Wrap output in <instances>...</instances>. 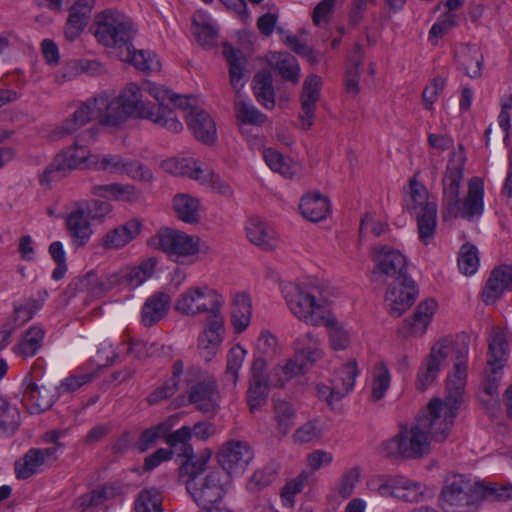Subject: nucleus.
<instances>
[{
    "label": "nucleus",
    "instance_id": "49",
    "mask_svg": "<svg viewBox=\"0 0 512 512\" xmlns=\"http://www.w3.org/2000/svg\"><path fill=\"white\" fill-rule=\"evenodd\" d=\"M173 209L181 221L196 224L200 221V201L189 194H177L173 198Z\"/></svg>",
    "mask_w": 512,
    "mask_h": 512
},
{
    "label": "nucleus",
    "instance_id": "25",
    "mask_svg": "<svg viewBox=\"0 0 512 512\" xmlns=\"http://www.w3.org/2000/svg\"><path fill=\"white\" fill-rule=\"evenodd\" d=\"M234 114L237 126L242 135L247 139L250 138L248 126H261L266 116L257 109L251 99L243 94H238L234 100Z\"/></svg>",
    "mask_w": 512,
    "mask_h": 512
},
{
    "label": "nucleus",
    "instance_id": "23",
    "mask_svg": "<svg viewBox=\"0 0 512 512\" xmlns=\"http://www.w3.org/2000/svg\"><path fill=\"white\" fill-rule=\"evenodd\" d=\"M189 112L185 115L188 129L198 141L205 144H212L217 139V128L215 121L210 114L198 107L186 104Z\"/></svg>",
    "mask_w": 512,
    "mask_h": 512
},
{
    "label": "nucleus",
    "instance_id": "12",
    "mask_svg": "<svg viewBox=\"0 0 512 512\" xmlns=\"http://www.w3.org/2000/svg\"><path fill=\"white\" fill-rule=\"evenodd\" d=\"M229 478L220 470H212L197 485L190 481L188 492L199 506L206 507L223 498L230 483Z\"/></svg>",
    "mask_w": 512,
    "mask_h": 512
},
{
    "label": "nucleus",
    "instance_id": "16",
    "mask_svg": "<svg viewBox=\"0 0 512 512\" xmlns=\"http://www.w3.org/2000/svg\"><path fill=\"white\" fill-rule=\"evenodd\" d=\"M91 98L95 119L102 126L119 128L129 119L116 96L101 92Z\"/></svg>",
    "mask_w": 512,
    "mask_h": 512
},
{
    "label": "nucleus",
    "instance_id": "28",
    "mask_svg": "<svg viewBox=\"0 0 512 512\" xmlns=\"http://www.w3.org/2000/svg\"><path fill=\"white\" fill-rule=\"evenodd\" d=\"M93 156L94 154L90 152L89 148L80 144L79 140L76 139L71 146L64 148L55 158L58 167L69 173L83 167L91 169V158Z\"/></svg>",
    "mask_w": 512,
    "mask_h": 512
},
{
    "label": "nucleus",
    "instance_id": "13",
    "mask_svg": "<svg viewBox=\"0 0 512 512\" xmlns=\"http://www.w3.org/2000/svg\"><path fill=\"white\" fill-rule=\"evenodd\" d=\"M417 295L418 288L411 278L393 280L384 295V308L391 317L399 318L412 306Z\"/></svg>",
    "mask_w": 512,
    "mask_h": 512
},
{
    "label": "nucleus",
    "instance_id": "41",
    "mask_svg": "<svg viewBox=\"0 0 512 512\" xmlns=\"http://www.w3.org/2000/svg\"><path fill=\"white\" fill-rule=\"evenodd\" d=\"M121 61L132 64L136 69L144 72H156L161 68L156 54L147 50H136L132 42L117 56Z\"/></svg>",
    "mask_w": 512,
    "mask_h": 512
},
{
    "label": "nucleus",
    "instance_id": "62",
    "mask_svg": "<svg viewBox=\"0 0 512 512\" xmlns=\"http://www.w3.org/2000/svg\"><path fill=\"white\" fill-rule=\"evenodd\" d=\"M437 207H431L427 211L414 214L417 221L418 237L424 244L432 242L437 228Z\"/></svg>",
    "mask_w": 512,
    "mask_h": 512
},
{
    "label": "nucleus",
    "instance_id": "29",
    "mask_svg": "<svg viewBox=\"0 0 512 512\" xmlns=\"http://www.w3.org/2000/svg\"><path fill=\"white\" fill-rule=\"evenodd\" d=\"M455 61L459 70L470 78L482 75L484 57L477 44H462L455 52Z\"/></svg>",
    "mask_w": 512,
    "mask_h": 512
},
{
    "label": "nucleus",
    "instance_id": "45",
    "mask_svg": "<svg viewBox=\"0 0 512 512\" xmlns=\"http://www.w3.org/2000/svg\"><path fill=\"white\" fill-rule=\"evenodd\" d=\"M223 54L229 64L231 86L235 90L236 95L241 94V90L246 83L244 74L245 58L240 50L233 48L229 44L223 46Z\"/></svg>",
    "mask_w": 512,
    "mask_h": 512
},
{
    "label": "nucleus",
    "instance_id": "40",
    "mask_svg": "<svg viewBox=\"0 0 512 512\" xmlns=\"http://www.w3.org/2000/svg\"><path fill=\"white\" fill-rule=\"evenodd\" d=\"M92 12V5L89 0H78L69 11L65 27L67 39L75 40L86 27Z\"/></svg>",
    "mask_w": 512,
    "mask_h": 512
},
{
    "label": "nucleus",
    "instance_id": "10",
    "mask_svg": "<svg viewBox=\"0 0 512 512\" xmlns=\"http://www.w3.org/2000/svg\"><path fill=\"white\" fill-rule=\"evenodd\" d=\"M477 499L475 484L466 476L455 474L446 479L440 504L445 512H471Z\"/></svg>",
    "mask_w": 512,
    "mask_h": 512
},
{
    "label": "nucleus",
    "instance_id": "3",
    "mask_svg": "<svg viewBox=\"0 0 512 512\" xmlns=\"http://www.w3.org/2000/svg\"><path fill=\"white\" fill-rule=\"evenodd\" d=\"M463 172L448 168L443 178L442 216L444 220L462 217L469 221L480 217L484 211V182L473 177L468 183V193L460 205V186Z\"/></svg>",
    "mask_w": 512,
    "mask_h": 512
},
{
    "label": "nucleus",
    "instance_id": "19",
    "mask_svg": "<svg viewBox=\"0 0 512 512\" xmlns=\"http://www.w3.org/2000/svg\"><path fill=\"white\" fill-rule=\"evenodd\" d=\"M322 80L316 74L307 76L303 82L300 94L301 110L298 116L301 127L310 129L315 120L316 106L320 99Z\"/></svg>",
    "mask_w": 512,
    "mask_h": 512
},
{
    "label": "nucleus",
    "instance_id": "47",
    "mask_svg": "<svg viewBox=\"0 0 512 512\" xmlns=\"http://www.w3.org/2000/svg\"><path fill=\"white\" fill-rule=\"evenodd\" d=\"M94 196L116 201H133L139 196V191L133 184L110 183L95 185L91 189Z\"/></svg>",
    "mask_w": 512,
    "mask_h": 512
},
{
    "label": "nucleus",
    "instance_id": "35",
    "mask_svg": "<svg viewBox=\"0 0 512 512\" xmlns=\"http://www.w3.org/2000/svg\"><path fill=\"white\" fill-rule=\"evenodd\" d=\"M360 371L357 361L350 359L333 371L330 382L334 385V395L344 398L354 389Z\"/></svg>",
    "mask_w": 512,
    "mask_h": 512
},
{
    "label": "nucleus",
    "instance_id": "33",
    "mask_svg": "<svg viewBox=\"0 0 512 512\" xmlns=\"http://www.w3.org/2000/svg\"><path fill=\"white\" fill-rule=\"evenodd\" d=\"M219 393L214 380L200 382L191 387L189 401L205 413H214L219 407Z\"/></svg>",
    "mask_w": 512,
    "mask_h": 512
},
{
    "label": "nucleus",
    "instance_id": "60",
    "mask_svg": "<svg viewBox=\"0 0 512 512\" xmlns=\"http://www.w3.org/2000/svg\"><path fill=\"white\" fill-rule=\"evenodd\" d=\"M135 512H164L162 492L155 488L142 489L134 501Z\"/></svg>",
    "mask_w": 512,
    "mask_h": 512
},
{
    "label": "nucleus",
    "instance_id": "11",
    "mask_svg": "<svg viewBox=\"0 0 512 512\" xmlns=\"http://www.w3.org/2000/svg\"><path fill=\"white\" fill-rule=\"evenodd\" d=\"M91 169L103 170L111 174H124L143 183H152L154 180V174L148 166L119 154H94L91 158Z\"/></svg>",
    "mask_w": 512,
    "mask_h": 512
},
{
    "label": "nucleus",
    "instance_id": "42",
    "mask_svg": "<svg viewBox=\"0 0 512 512\" xmlns=\"http://www.w3.org/2000/svg\"><path fill=\"white\" fill-rule=\"evenodd\" d=\"M322 326L327 328L328 344L332 351H346L352 345L351 330L338 322L335 316L330 312L326 316Z\"/></svg>",
    "mask_w": 512,
    "mask_h": 512
},
{
    "label": "nucleus",
    "instance_id": "21",
    "mask_svg": "<svg viewBox=\"0 0 512 512\" xmlns=\"http://www.w3.org/2000/svg\"><path fill=\"white\" fill-rule=\"evenodd\" d=\"M248 241L264 251H271L278 247L279 238L274 228L259 216L249 217L244 225Z\"/></svg>",
    "mask_w": 512,
    "mask_h": 512
},
{
    "label": "nucleus",
    "instance_id": "4",
    "mask_svg": "<svg viewBox=\"0 0 512 512\" xmlns=\"http://www.w3.org/2000/svg\"><path fill=\"white\" fill-rule=\"evenodd\" d=\"M464 389H457L452 382L447 384L444 400H430L427 409L417 417L421 425L431 434L432 439L442 442L447 439L454 424V419L462 402Z\"/></svg>",
    "mask_w": 512,
    "mask_h": 512
},
{
    "label": "nucleus",
    "instance_id": "6",
    "mask_svg": "<svg viewBox=\"0 0 512 512\" xmlns=\"http://www.w3.org/2000/svg\"><path fill=\"white\" fill-rule=\"evenodd\" d=\"M429 433L417 419L410 427L401 426L398 433L383 441L380 451L385 457L417 459L430 452Z\"/></svg>",
    "mask_w": 512,
    "mask_h": 512
},
{
    "label": "nucleus",
    "instance_id": "44",
    "mask_svg": "<svg viewBox=\"0 0 512 512\" xmlns=\"http://www.w3.org/2000/svg\"><path fill=\"white\" fill-rule=\"evenodd\" d=\"M263 158L267 166L287 179H293L301 172V166L290 157H286L273 148L263 150Z\"/></svg>",
    "mask_w": 512,
    "mask_h": 512
},
{
    "label": "nucleus",
    "instance_id": "64",
    "mask_svg": "<svg viewBox=\"0 0 512 512\" xmlns=\"http://www.w3.org/2000/svg\"><path fill=\"white\" fill-rule=\"evenodd\" d=\"M296 411L294 406L286 400L274 401V419L278 432L285 436L294 425Z\"/></svg>",
    "mask_w": 512,
    "mask_h": 512
},
{
    "label": "nucleus",
    "instance_id": "51",
    "mask_svg": "<svg viewBox=\"0 0 512 512\" xmlns=\"http://www.w3.org/2000/svg\"><path fill=\"white\" fill-rule=\"evenodd\" d=\"M391 385V372L388 366L380 361L371 371L370 391L371 399L377 402L383 399Z\"/></svg>",
    "mask_w": 512,
    "mask_h": 512
},
{
    "label": "nucleus",
    "instance_id": "2",
    "mask_svg": "<svg viewBox=\"0 0 512 512\" xmlns=\"http://www.w3.org/2000/svg\"><path fill=\"white\" fill-rule=\"evenodd\" d=\"M281 294L289 311L305 324L320 327L330 313L329 293L317 280L305 283L285 282Z\"/></svg>",
    "mask_w": 512,
    "mask_h": 512
},
{
    "label": "nucleus",
    "instance_id": "32",
    "mask_svg": "<svg viewBox=\"0 0 512 512\" xmlns=\"http://www.w3.org/2000/svg\"><path fill=\"white\" fill-rule=\"evenodd\" d=\"M325 351L317 335L307 332L298 336L294 342V356L311 367L323 359Z\"/></svg>",
    "mask_w": 512,
    "mask_h": 512
},
{
    "label": "nucleus",
    "instance_id": "36",
    "mask_svg": "<svg viewBox=\"0 0 512 512\" xmlns=\"http://www.w3.org/2000/svg\"><path fill=\"white\" fill-rule=\"evenodd\" d=\"M302 216L311 222H320L330 214L331 204L328 197L319 192L305 194L299 204Z\"/></svg>",
    "mask_w": 512,
    "mask_h": 512
},
{
    "label": "nucleus",
    "instance_id": "50",
    "mask_svg": "<svg viewBox=\"0 0 512 512\" xmlns=\"http://www.w3.org/2000/svg\"><path fill=\"white\" fill-rule=\"evenodd\" d=\"M39 448H31L15 463V474L19 479H28L42 471L46 465Z\"/></svg>",
    "mask_w": 512,
    "mask_h": 512
},
{
    "label": "nucleus",
    "instance_id": "34",
    "mask_svg": "<svg viewBox=\"0 0 512 512\" xmlns=\"http://www.w3.org/2000/svg\"><path fill=\"white\" fill-rule=\"evenodd\" d=\"M171 305L169 294L158 291L148 297L141 310V321L144 326L151 327L162 320L168 313Z\"/></svg>",
    "mask_w": 512,
    "mask_h": 512
},
{
    "label": "nucleus",
    "instance_id": "53",
    "mask_svg": "<svg viewBox=\"0 0 512 512\" xmlns=\"http://www.w3.org/2000/svg\"><path fill=\"white\" fill-rule=\"evenodd\" d=\"M247 355V350L240 344H236L230 348L227 353V365L224 373V381L226 386L234 389L239 378V371L242 368Z\"/></svg>",
    "mask_w": 512,
    "mask_h": 512
},
{
    "label": "nucleus",
    "instance_id": "17",
    "mask_svg": "<svg viewBox=\"0 0 512 512\" xmlns=\"http://www.w3.org/2000/svg\"><path fill=\"white\" fill-rule=\"evenodd\" d=\"M252 458L250 446L242 441H230L218 453V462L228 476L244 472Z\"/></svg>",
    "mask_w": 512,
    "mask_h": 512
},
{
    "label": "nucleus",
    "instance_id": "56",
    "mask_svg": "<svg viewBox=\"0 0 512 512\" xmlns=\"http://www.w3.org/2000/svg\"><path fill=\"white\" fill-rule=\"evenodd\" d=\"M183 370V362L181 360H177L173 364V372L171 378H169L166 382L163 383V385L156 388L149 394L147 397L148 403L153 405L172 396L178 390L180 382L179 379L183 373Z\"/></svg>",
    "mask_w": 512,
    "mask_h": 512
},
{
    "label": "nucleus",
    "instance_id": "8",
    "mask_svg": "<svg viewBox=\"0 0 512 512\" xmlns=\"http://www.w3.org/2000/svg\"><path fill=\"white\" fill-rule=\"evenodd\" d=\"M148 244L162 250L169 259L178 263H193L202 250L201 240L183 231L161 228Z\"/></svg>",
    "mask_w": 512,
    "mask_h": 512
},
{
    "label": "nucleus",
    "instance_id": "59",
    "mask_svg": "<svg viewBox=\"0 0 512 512\" xmlns=\"http://www.w3.org/2000/svg\"><path fill=\"white\" fill-rule=\"evenodd\" d=\"M363 52L360 47H356L353 55L349 58L346 73L344 77V87L347 94L355 97L359 91L360 65L362 63Z\"/></svg>",
    "mask_w": 512,
    "mask_h": 512
},
{
    "label": "nucleus",
    "instance_id": "57",
    "mask_svg": "<svg viewBox=\"0 0 512 512\" xmlns=\"http://www.w3.org/2000/svg\"><path fill=\"white\" fill-rule=\"evenodd\" d=\"M192 439V429L189 426H182L174 432L168 434L166 443L173 453H177L180 457H191L194 455V448L190 444Z\"/></svg>",
    "mask_w": 512,
    "mask_h": 512
},
{
    "label": "nucleus",
    "instance_id": "5",
    "mask_svg": "<svg viewBox=\"0 0 512 512\" xmlns=\"http://www.w3.org/2000/svg\"><path fill=\"white\" fill-rule=\"evenodd\" d=\"M92 28L97 42L106 48L113 49L117 56L132 42L136 34L132 20L127 15L112 9L96 14Z\"/></svg>",
    "mask_w": 512,
    "mask_h": 512
},
{
    "label": "nucleus",
    "instance_id": "37",
    "mask_svg": "<svg viewBox=\"0 0 512 512\" xmlns=\"http://www.w3.org/2000/svg\"><path fill=\"white\" fill-rule=\"evenodd\" d=\"M406 483L403 475H373L366 482L367 488L382 497L401 500L402 487Z\"/></svg>",
    "mask_w": 512,
    "mask_h": 512
},
{
    "label": "nucleus",
    "instance_id": "54",
    "mask_svg": "<svg viewBox=\"0 0 512 512\" xmlns=\"http://www.w3.org/2000/svg\"><path fill=\"white\" fill-rule=\"evenodd\" d=\"M252 305L246 294H237L234 299L231 321L236 333L245 331L251 322Z\"/></svg>",
    "mask_w": 512,
    "mask_h": 512
},
{
    "label": "nucleus",
    "instance_id": "26",
    "mask_svg": "<svg viewBox=\"0 0 512 512\" xmlns=\"http://www.w3.org/2000/svg\"><path fill=\"white\" fill-rule=\"evenodd\" d=\"M506 290H512V266L500 265L491 271L482 292V299L486 304H493Z\"/></svg>",
    "mask_w": 512,
    "mask_h": 512
},
{
    "label": "nucleus",
    "instance_id": "22",
    "mask_svg": "<svg viewBox=\"0 0 512 512\" xmlns=\"http://www.w3.org/2000/svg\"><path fill=\"white\" fill-rule=\"evenodd\" d=\"M438 310V303L433 298L419 302L411 317L403 321L402 330L405 336H423Z\"/></svg>",
    "mask_w": 512,
    "mask_h": 512
},
{
    "label": "nucleus",
    "instance_id": "39",
    "mask_svg": "<svg viewBox=\"0 0 512 512\" xmlns=\"http://www.w3.org/2000/svg\"><path fill=\"white\" fill-rule=\"evenodd\" d=\"M191 32L204 47H212L217 41L218 27L205 11H197L193 15Z\"/></svg>",
    "mask_w": 512,
    "mask_h": 512
},
{
    "label": "nucleus",
    "instance_id": "58",
    "mask_svg": "<svg viewBox=\"0 0 512 512\" xmlns=\"http://www.w3.org/2000/svg\"><path fill=\"white\" fill-rule=\"evenodd\" d=\"M20 425V411L6 399L0 398V435L11 437Z\"/></svg>",
    "mask_w": 512,
    "mask_h": 512
},
{
    "label": "nucleus",
    "instance_id": "20",
    "mask_svg": "<svg viewBox=\"0 0 512 512\" xmlns=\"http://www.w3.org/2000/svg\"><path fill=\"white\" fill-rule=\"evenodd\" d=\"M161 168L174 176L188 177L199 183L210 180L212 168L203 167L193 157H171L161 162Z\"/></svg>",
    "mask_w": 512,
    "mask_h": 512
},
{
    "label": "nucleus",
    "instance_id": "24",
    "mask_svg": "<svg viewBox=\"0 0 512 512\" xmlns=\"http://www.w3.org/2000/svg\"><path fill=\"white\" fill-rule=\"evenodd\" d=\"M66 230L74 247H83L90 241L93 229L86 208L82 203L77 204L75 209L68 213Z\"/></svg>",
    "mask_w": 512,
    "mask_h": 512
},
{
    "label": "nucleus",
    "instance_id": "27",
    "mask_svg": "<svg viewBox=\"0 0 512 512\" xmlns=\"http://www.w3.org/2000/svg\"><path fill=\"white\" fill-rule=\"evenodd\" d=\"M141 230V221L130 219L105 233L101 239V246L107 250L121 249L133 241Z\"/></svg>",
    "mask_w": 512,
    "mask_h": 512
},
{
    "label": "nucleus",
    "instance_id": "1",
    "mask_svg": "<svg viewBox=\"0 0 512 512\" xmlns=\"http://www.w3.org/2000/svg\"><path fill=\"white\" fill-rule=\"evenodd\" d=\"M470 339L466 333L444 335L431 344L430 352L423 360L417 374L416 386L426 390L437 378L440 371L447 365L449 358L454 361V371L447 377V384L465 389Z\"/></svg>",
    "mask_w": 512,
    "mask_h": 512
},
{
    "label": "nucleus",
    "instance_id": "9",
    "mask_svg": "<svg viewBox=\"0 0 512 512\" xmlns=\"http://www.w3.org/2000/svg\"><path fill=\"white\" fill-rule=\"evenodd\" d=\"M143 88L136 83H128L116 96L123 110L126 112L128 118L137 117L144 118L152 121L153 123L167 129L172 133H178L182 131L183 125L179 119L168 118L164 119L162 114H155L142 99ZM170 117H172L170 115Z\"/></svg>",
    "mask_w": 512,
    "mask_h": 512
},
{
    "label": "nucleus",
    "instance_id": "52",
    "mask_svg": "<svg viewBox=\"0 0 512 512\" xmlns=\"http://www.w3.org/2000/svg\"><path fill=\"white\" fill-rule=\"evenodd\" d=\"M184 458L185 461L180 466L179 475L188 490V484L190 481L194 482L196 485L198 484V477L205 471L207 463L211 458V452L207 451L205 454H202L197 458H195L194 455Z\"/></svg>",
    "mask_w": 512,
    "mask_h": 512
},
{
    "label": "nucleus",
    "instance_id": "31",
    "mask_svg": "<svg viewBox=\"0 0 512 512\" xmlns=\"http://www.w3.org/2000/svg\"><path fill=\"white\" fill-rule=\"evenodd\" d=\"M93 118H95V112L90 97L81 102L77 109L55 129V135L52 138L71 135L87 125Z\"/></svg>",
    "mask_w": 512,
    "mask_h": 512
},
{
    "label": "nucleus",
    "instance_id": "48",
    "mask_svg": "<svg viewBox=\"0 0 512 512\" xmlns=\"http://www.w3.org/2000/svg\"><path fill=\"white\" fill-rule=\"evenodd\" d=\"M24 395L27 397L38 412L48 410L55 401V393L45 386H40L26 376L23 381Z\"/></svg>",
    "mask_w": 512,
    "mask_h": 512
},
{
    "label": "nucleus",
    "instance_id": "7",
    "mask_svg": "<svg viewBox=\"0 0 512 512\" xmlns=\"http://www.w3.org/2000/svg\"><path fill=\"white\" fill-rule=\"evenodd\" d=\"M224 296L207 285L191 286L181 292L174 302V311L181 316L195 318L222 313Z\"/></svg>",
    "mask_w": 512,
    "mask_h": 512
},
{
    "label": "nucleus",
    "instance_id": "43",
    "mask_svg": "<svg viewBox=\"0 0 512 512\" xmlns=\"http://www.w3.org/2000/svg\"><path fill=\"white\" fill-rule=\"evenodd\" d=\"M405 204L407 210L412 215L427 211L431 207H437L436 201L429 198L427 188L418 182L416 178H412L409 181V190L405 196Z\"/></svg>",
    "mask_w": 512,
    "mask_h": 512
},
{
    "label": "nucleus",
    "instance_id": "63",
    "mask_svg": "<svg viewBox=\"0 0 512 512\" xmlns=\"http://www.w3.org/2000/svg\"><path fill=\"white\" fill-rule=\"evenodd\" d=\"M306 370V364L293 356L286 360L284 364L275 367L274 375L276 379L274 385L284 387L292 379L304 374Z\"/></svg>",
    "mask_w": 512,
    "mask_h": 512
},
{
    "label": "nucleus",
    "instance_id": "61",
    "mask_svg": "<svg viewBox=\"0 0 512 512\" xmlns=\"http://www.w3.org/2000/svg\"><path fill=\"white\" fill-rule=\"evenodd\" d=\"M116 357L113 345L108 341H103L98 346L95 357L85 363V369H89L98 378L106 367L114 363Z\"/></svg>",
    "mask_w": 512,
    "mask_h": 512
},
{
    "label": "nucleus",
    "instance_id": "18",
    "mask_svg": "<svg viewBox=\"0 0 512 512\" xmlns=\"http://www.w3.org/2000/svg\"><path fill=\"white\" fill-rule=\"evenodd\" d=\"M142 88L158 102V108L154 112L157 115L162 114L164 119L170 118V115L172 119H178L177 111H186L187 109L188 99L174 95L165 86L145 81Z\"/></svg>",
    "mask_w": 512,
    "mask_h": 512
},
{
    "label": "nucleus",
    "instance_id": "46",
    "mask_svg": "<svg viewBox=\"0 0 512 512\" xmlns=\"http://www.w3.org/2000/svg\"><path fill=\"white\" fill-rule=\"evenodd\" d=\"M44 338L45 330L38 325H33L23 334L12 350L19 357L32 358L42 348Z\"/></svg>",
    "mask_w": 512,
    "mask_h": 512
},
{
    "label": "nucleus",
    "instance_id": "14",
    "mask_svg": "<svg viewBox=\"0 0 512 512\" xmlns=\"http://www.w3.org/2000/svg\"><path fill=\"white\" fill-rule=\"evenodd\" d=\"M373 261L375 263L374 277L385 276L393 280L407 278V259L399 251L388 246H375L373 248Z\"/></svg>",
    "mask_w": 512,
    "mask_h": 512
},
{
    "label": "nucleus",
    "instance_id": "38",
    "mask_svg": "<svg viewBox=\"0 0 512 512\" xmlns=\"http://www.w3.org/2000/svg\"><path fill=\"white\" fill-rule=\"evenodd\" d=\"M269 66L286 81L297 84L301 69L297 59L286 52H270L267 55Z\"/></svg>",
    "mask_w": 512,
    "mask_h": 512
},
{
    "label": "nucleus",
    "instance_id": "30",
    "mask_svg": "<svg viewBox=\"0 0 512 512\" xmlns=\"http://www.w3.org/2000/svg\"><path fill=\"white\" fill-rule=\"evenodd\" d=\"M509 356V345L505 333L493 328L489 337L487 371L500 373Z\"/></svg>",
    "mask_w": 512,
    "mask_h": 512
},
{
    "label": "nucleus",
    "instance_id": "55",
    "mask_svg": "<svg viewBox=\"0 0 512 512\" xmlns=\"http://www.w3.org/2000/svg\"><path fill=\"white\" fill-rule=\"evenodd\" d=\"M253 91L257 101L268 110L275 107V94L272 76L269 73H258L253 80Z\"/></svg>",
    "mask_w": 512,
    "mask_h": 512
},
{
    "label": "nucleus",
    "instance_id": "15",
    "mask_svg": "<svg viewBox=\"0 0 512 512\" xmlns=\"http://www.w3.org/2000/svg\"><path fill=\"white\" fill-rule=\"evenodd\" d=\"M225 335L223 313L206 317L203 329L197 338V346L200 356L206 361H211L218 353Z\"/></svg>",
    "mask_w": 512,
    "mask_h": 512
}]
</instances>
